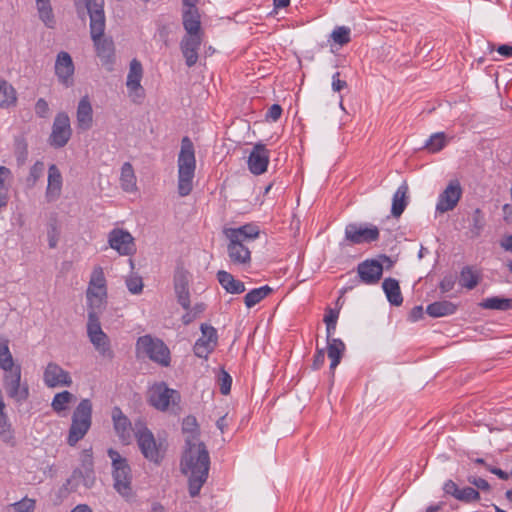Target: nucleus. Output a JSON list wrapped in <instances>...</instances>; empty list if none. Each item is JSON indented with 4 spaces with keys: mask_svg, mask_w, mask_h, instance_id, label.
<instances>
[{
    "mask_svg": "<svg viewBox=\"0 0 512 512\" xmlns=\"http://www.w3.org/2000/svg\"><path fill=\"white\" fill-rule=\"evenodd\" d=\"M36 7L38 10L39 18L43 21L45 26L48 28H54L56 21L50 0H36Z\"/></svg>",
    "mask_w": 512,
    "mask_h": 512,
    "instance_id": "obj_40",
    "label": "nucleus"
},
{
    "mask_svg": "<svg viewBox=\"0 0 512 512\" xmlns=\"http://www.w3.org/2000/svg\"><path fill=\"white\" fill-rule=\"evenodd\" d=\"M379 229L376 226L354 228V244L371 243L379 239Z\"/></svg>",
    "mask_w": 512,
    "mask_h": 512,
    "instance_id": "obj_38",
    "label": "nucleus"
},
{
    "mask_svg": "<svg viewBox=\"0 0 512 512\" xmlns=\"http://www.w3.org/2000/svg\"><path fill=\"white\" fill-rule=\"evenodd\" d=\"M120 185L121 188L128 193L137 190L136 176L133 166L129 162H125L121 167Z\"/></svg>",
    "mask_w": 512,
    "mask_h": 512,
    "instance_id": "obj_35",
    "label": "nucleus"
},
{
    "mask_svg": "<svg viewBox=\"0 0 512 512\" xmlns=\"http://www.w3.org/2000/svg\"><path fill=\"white\" fill-rule=\"evenodd\" d=\"M479 306L486 310L508 311L512 310V298L493 296L483 299Z\"/></svg>",
    "mask_w": 512,
    "mask_h": 512,
    "instance_id": "obj_36",
    "label": "nucleus"
},
{
    "mask_svg": "<svg viewBox=\"0 0 512 512\" xmlns=\"http://www.w3.org/2000/svg\"><path fill=\"white\" fill-rule=\"evenodd\" d=\"M21 366L5 371L3 384L8 397L17 403H23L29 397V386L26 382H21Z\"/></svg>",
    "mask_w": 512,
    "mask_h": 512,
    "instance_id": "obj_8",
    "label": "nucleus"
},
{
    "mask_svg": "<svg viewBox=\"0 0 512 512\" xmlns=\"http://www.w3.org/2000/svg\"><path fill=\"white\" fill-rule=\"evenodd\" d=\"M181 472L188 477V490L191 497L199 495L208 479L210 456L204 443L185 447L181 461Z\"/></svg>",
    "mask_w": 512,
    "mask_h": 512,
    "instance_id": "obj_1",
    "label": "nucleus"
},
{
    "mask_svg": "<svg viewBox=\"0 0 512 512\" xmlns=\"http://www.w3.org/2000/svg\"><path fill=\"white\" fill-rule=\"evenodd\" d=\"M227 253L230 261L237 266H246L251 262V251L243 241L228 237Z\"/></svg>",
    "mask_w": 512,
    "mask_h": 512,
    "instance_id": "obj_19",
    "label": "nucleus"
},
{
    "mask_svg": "<svg viewBox=\"0 0 512 512\" xmlns=\"http://www.w3.org/2000/svg\"><path fill=\"white\" fill-rule=\"evenodd\" d=\"M54 69L60 84L66 88L73 86L75 66L68 52L61 51L57 54Z\"/></svg>",
    "mask_w": 512,
    "mask_h": 512,
    "instance_id": "obj_15",
    "label": "nucleus"
},
{
    "mask_svg": "<svg viewBox=\"0 0 512 512\" xmlns=\"http://www.w3.org/2000/svg\"><path fill=\"white\" fill-rule=\"evenodd\" d=\"M10 178V169L5 166H0V207H5L8 203Z\"/></svg>",
    "mask_w": 512,
    "mask_h": 512,
    "instance_id": "obj_42",
    "label": "nucleus"
},
{
    "mask_svg": "<svg viewBox=\"0 0 512 512\" xmlns=\"http://www.w3.org/2000/svg\"><path fill=\"white\" fill-rule=\"evenodd\" d=\"M17 365L9 350V341L0 337V368L5 372L17 367Z\"/></svg>",
    "mask_w": 512,
    "mask_h": 512,
    "instance_id": "obj_43",
    "label": "nucleus"
},
{
    "mask_svg": "<svg viewBox=\"0 0 512 512\" xmlns=\"http://www.w3.org/2000/svg\"><path fill=\"white\" fill-rule=\"evenodd\" d=\"M457 306L450 301H437L429 304L426 308V312L429 316L438 318L455 313Z\"/></svg>",
    "mask_w": 512,
    "mask_h": 512,
    "instance_id": "obj_34",
    "label": "nucleus"
},
{
    "mask_svg": "<svg viewBox=\"0 0 512 512\" xmlns=\"http://www.w3.org/2000/svg\"><path fill=\"white\" fill-rule=\"evenodd\" d=\"M269 159L270 153L265 145L261 143L255 144L247 161L250 172L255 175L264 173L267 170Z\"/></svg>",
    "mask_w": 512,
    "mask_h": 512,
    "instance_id": "obj_18",
    "label": "nucleus"
},
{
    "mask_svg": "<svg viewBox=\"0 0 512 512\" xmlns=\"http://www.w3.org/2000/svg\"><path fill=\"white\" fill-rule=\"evenodd\" d=\"M180 399L179 393L170 389L165 383H158L149 390V403L158 410L165 411L170 404H176Z\"/></svg>",
    "mask_w": 512,
    "mask_h": 512,
    "instance_id": "obj_10",
    "label": "nucleus"
},
{
    "mask_svg": "<svg viewBox=\"0 0 512 512\" xmlns=\"http://www.w3.org/2000/svg\"><path fill=\"white\" fill-rule=\"evenodd\" d=\"M35 112L41 118L47 117L49 113V105L45 99L39 98L37 100L35 104Z\"/></svg>",
    "mask_w": 512,
    "mask_h": 512,
    "instance_id": "obj_58",
    "label": "nucleus"
},
{
    "mask_svg": "<svg viewBox=\"0 0 512 512\" xmlns=\"http://www.w3.org/2000/svg\"><path fill=\"white\" fill-rule=\"evenodd\" d=\"M259 235V229L255 225L247 224L237 229H231L227 237H232L240 241L254 240Z\"/></svg>",
    "mask_w": 512,
    "mask_h": 512,
    "instance_id": "obj_39",
    "label": "nucleus"
},
{
    "mask_svg": "<svg viewBox=\"0 0 512 512\" xmlns=\"http://www.w3.org/2000/svg\"><path fill=\"white\" fill-rule=\"evenodd\" d=\"M340 73L336 72L332 77V89L335 92L341 91L343 88L347 87V82L344 80H341L339 78Z\"/></svg>",
    "mask_w": 512,
    "mask_h": 512,
    "instance_id": "obj_62",
    "label": "nucleus"
},
{
    "mask_svg": "<svg viewBox=\"0 0 512 512\" xmlns=\"http://www.w3.org/2000/svg\"><path fill=\"white\" fill-rule=\"evenodd\" d=\"M45 170V164L43 161H36L29 170V174L26 177L25 183L28 188H32L36 185L37 181L43 176Z\"/></svg>",
    "mask_w": 512,
    "mask_h": 512,
    "instance_id": "obj_48",
    "label": "nucleus"
},
{
    "mask_svg": "<svg viewBox=\"0 0 512 512\" xmlns=\"http://www.w3.org/2000/svg\"><path fill=\"white\" fill-rule=\"evenodd\" d=\"M136 346L138 352L145 354L153 362L164 367L169 366L170 350L162 340L144 335L138 338Z\"/></svg>",
    "mask_w": 512,
    "mask_h": 512,
    "instance_id": "obj_6",
    "label": "nucleus"
},
{
    "mask_svg": "<svg viewBox=\"0 0 512 512\" xmlns=\"http://www.w3.org/2000/svg\"><path fill=\"white\" fill-rule=\"evenodd\" d=\"M107 454L112 461V478L114 489L124 498L132 496V472L126 458L112 448L108 449Z\"/></svg>",
    "mask_w": 512,
    "mask_h": 512,
    "instance_id": "obj_5",
    "label": "nucleus"
},
{
    "mask_svg": "<svg viewBox=\"0 0 512 512\" xmlns=\"http://www.w3.org/2000/svg\"><path fill=\"white\" fill-rule=\"evenodd\" d=\"M112 419L115 431L123 442H128L130 439L131 423L129 419L122 413L121 409L115 407L112 411Z\"/></svg>",
    "mask_w": 512,
    "mask_h": 512,
    "instance_id": "obj_27",
    "label": "nucleus"
},
{
    "mask_svg": "<svg viewBox=\"0 0 512 512\" xmlns=\"http://www.w3.org/2000/svg\"><path fill=\"white\" fill-rule=\"evenodd\" d=\"M93 405L90 399H82L72 413L67 443L75 446L85 437L92 425Z\"/></svg>",
    "mask_w": 512,
    "mask_h": 512,
    "instance_id": "obj_3",
    "label": "nucleus"
},
{
    "mask_svg": "<svg viewBox=\"0 0 512 512\" xmlns=\"http://www.w3.org/2000/svg\"><path fill=\"white\" fill-rule=\"evenodd\" d=\"M89 285L95 286L97 289L106 288V279L102 267L97 266L93 269Z\"/></svg>",
    "mask_w": 512,
    "mask_h": 512,
    "instance_id": "obj_53",
    "label": "nucleus"
},
{
    "mask_svg": "<svg viewBox=\"0 0 512 512\" xmlns=\"http://www.w3.org/2000/svg\"><path fill=\"white\" fill-rule=\"evenodd\" d=\"M87 335L96 351L104 358L112 359L114 352L111 349L110 340L102 330L100 321L87 322Z\"/></svg>",
    "mask_w": 512,
    "mask_h": 512,
    "instance_id": "obj_12",
    "label": "nucleus"
},
{
    "mask_svg": "<svg viewBox=\"0 0 512 512\" xmlns=\"http://www.w3.org/2000/svg\"><path fill=\"white\" fill-rule=\"evenodd\" d=\"M445 145H446L445 134L443 132H438V133L432 134L429 137V139L426 141L424 147L428 151L435 153V152H438L441 149H443L445 147Z\"/></svg>",
    "mask_w": 512,
    "mask_h": 512,
    "instance_id": "obj_49",
    "label": "nucleus"
},
{
    "mask_svg": "<svg viewBox=\"0 0 512 512\" xmlns=\"http://www.w3.org/2000/svg\"><path fill=\"white\" fill-rule=\"evenodd\" d=\"M71 136L72 128L68 114L66 112L57 113L48 139L49 144L56 149L62 148L69 142Z\"/></svg>",
    "mask_w": 512,
    "mask_h": 512,
    "instance_id": "obj_9",
    "label": "nucleus"
},
{
    "mask_svg": "<svg viewBox=\"0 0 512 512\" xmlns=\"http://www.w3.org/2000/svg\"><path fill=\"white\" fill-rule=\"evenodd\" d=\"M455 283H456V276L447 275L441 280V282L439 284V288L442 293H447V292H450L454 288Z\"/></svg>",
    "mask_w": 512,
    "mask_h": 512,
    "instance_id": "obj_57",
    "label": "nucleus"
},
{
    "mask_svg": "<svg viewBox=\"0 0 512 512\" xmlns=\"http://www.w3.org/2000/svg\"><path fill=\"white\" fill-rule=\"evenodd\" d=\"M217 280L228 293L241 294L246 290L242 281L235 279L231 273L225 270H219L217 272Z\"/></svg>",
    "mask_w": 512,
    "mask_h": 512,
    "instance_id": "obj_26",
    "label": "nucleus"
},
{
    "mask_svg": "<svg viewBox=\"0 0 512 512\" xmlns=\"http://www.w3.org/2000/svg\"><path fill=\"white\" fill-rule=\"evenodd\" d=\"M126 286L132 294H140L143 290V281L139 276L131 275L126 279Z\"/></svg>",
    "mask_w": 512,
    "mask_h": 512,
    "instance_id": "obj_56",
    "label": "nucleus"
},
{
    "mask_svg": "<svg viewBox=\"0 0 512 512\" xmlns=\"http://www.w3.org/2000/svg\"><path fill=\"white\" fill-rule=\"evenodd\" d=\"M44 384L49 388L70 387L72 378L66 370L55 362H49L43 373Z\"/></svg>",
    "mask_w": 512,
    "mask_h": 512,
    "instance_id": "obj_16",
    "label": "nucleus"
},
{
    "mask_svg": "<svg viewBox=\"0 0 512 512\" xmlns=\"http://www.w3.org/2000/svg\"><path fill=\"white\" fill-rule=\"evenodd\" d=\"M408 184L403 182L396 190L392 198L391 214L398 218L404 212L408 204Z\"/></svg>",
    "mask_w": 512,
    "mask_h": 512,
    "instance_id": "obj_28",
    "label": "nucleus"
},
{
    "mask_svg": "<svg viewBox=\"0 0 512 512\" xmlns=\"http://www.w3.org/2000/svg\"><path fill=\"white\" fill-rule=\"evenodd\" d=\"M201 337L193 347L194 354L199 358H207L217 345L218 335L216 329L208 324H201Z\"/></svg>",
    "mask_w": 512,
    "mask_h": 512,
    "instance_id": "obj_13",
    "label": "nucleus"
},
{
    "mask_svg": "<svg viewBox=\"0 0 512 512\" xmlns=\"http://www.w3.org/2000/svg\"><path fill=\"white\" fill-rule=\"evenodd\" d=\"M17 101L16 90L6 80L2 83L0 88V107L9 108L14 106Z\"/></svg>",
    "mask_w": 512,
    "mask_h": 512,
    "instance_id": "obj_44",
    "label": "nucleus"
},
{
    "mask_svg": "<svg viewBox=\"0 0 512 512\" xmlns=\"http://www.w3.org/2000/svg\"><path fill=\"white\" fill-rule=\"evenodd\" d=\"M468 481L469 483H471L472 485L476 486L478 489L481 490H489L490 488L489 483L485 479L477 476H470L468 478Z\"/></svg>",
    "mask_w": 512,
    "mask_h": 512,
    "instance_id": "obj_61",
    "label": "nucleus"
},
{
    "mask_svg": "<svg viewBox=\"0 0 512 512\" xmlns=\"http://www.w3.org/2000/svg\"><path fill=\"white\" fill-rule=\"evenodd\" d=\"M178 193L184 197L191 193L193 178L196 169L194 145L187 136L181 140V149L178 155Z\"/></svg>",
    "mask_w": 512,
    "mask_h": 512,
    "instance_id": "obj_2",
    "label": "nucleus"
},
{
    "mask_svg": "<svg viewBox=\"0 0 512 512\" xmlns=\"http://www.w3.org/2000/svg\"><path fill=\"white\" fill-rule=\"evenodd\" d=\"M182 24L186 34H203L201 17L197 7L182 8Z\"/></svg>",
    "mask_w": 512,
    "mask_h": 512,
    "instance_id": "obj_24",
    "label": "nucleus"
},
{
    "mask_svg": "<svg viewBox=\"0 0 512 512\" xmlns=\"http://www.w3.org/2000/svg\"><path fill=\"white\" fill-rule=\"evenodd\" d=\"M218 384L220 387V392L223 395H228L230 393L232 378L225 370H221L218 377Z\"/></svg>",
    "mask_w": 512,
    "mask_h": 512,
    "instance_id": "obj_54",
    "label": "nucleus"
},
{
    "mask_svg": "<svg viewBox=\"0 0 512 512\" xmlns=\"http://www.w3.org/2000/svg\"><path fill=\"white\" fill-rule=\"evenodd\" d=\"M76 120L80 131H87L93 125V109L87 96L82 97L78 103Z\"/></svg>",
    "mask_w": 512,
    "mask_h": 512,
    "instance_id": "obj_22",
    "label": "nucleus"
},
{
    "mask_svg": "<svg viewBox=\"0 0 512 512\" xmlns=\"http://www.w3.org/2000/svg\"><path fill=\"white\" fill-rule=\"evenodd\" d=\"M485 226V220L482 211L477 208L474 210L472 214V224L470 228V232L474 237L480 236L483 228Z\"/></svg>",
    "mask_w": 512,
    "mask_h": 512,
    "instance_id": "obj_50",
    "label": "nucleus"
},
{
    "mask_svg": "<svg viewBox=\"0 0 512 512\" xmlns=\"http://www.w3.org/2000/svg\"><path fill=\"white\" fill-rule=\"evenodd\" d=\"M142 76H143L142 64L137 59H133L130 62L129 72H128L127 81H126V86H127V89L130 91V93H134V92L142 89L141 84H140Z\"/></svg>",
    "mask_w": 512,
    "mask_h": 512,
    "instance_id": "obj_30",
    "label": "nucleus"
},
{
    "mask_svg": "<svg viewBox=\"0 0 512 512\" xmlns=\"http://www.w3.org/2000/svg\"><path fill=\"white\" fill-rule=\"evenodd\" d=\"M63 178L60 170L55 164H51L48 168V183L45 197L47 202L56 201L62 191Z\"/></svg>",
    "mask_w": 512,
    "mask_h": 512,
    "instance_id": "obj_20",
    "label": "nucleus"
},
{
    "mask_svg": "<svg viewBox=\"0 0 512 512\" xmlns=\"http://www.w3.org/2000/svg\"><path fill=\"white\" fill-rule=\"evenodd\" d=\"M83 468L94 469L93 457L90 450L83 451L81 455V465Z\"/></svg>",
    "mask_w": 512,
    "mask_h": 512,
    "instance_id": "obj_60",
    "label": "nucleus"
},
{
    "mask_svg": "<svg viewBox=\"0 0 512 512\" xmlns=\"http://www.w3.org/2000/svg\"><path fill=\"white\" fill-rule=\"evenodd\" d=\"M331 39L334 43L341 46L347 44L350 41V28L345 26L337 27L331 33Z\"/></svg>",
    "mask_w": 512,
    "mask_h": 512,
    "instance_id": "obj_51",
    "label": "nucleus"
},
{
    "mask_svg": "<svg viewBox=\"0 0 512 512\" xmlns=\"http://www.w3.org/2000/svg\"><path fill=\"white\" fill-rule=\"evenodd\" d=\"M325 362V350L317 348L314 355L313 368L319 369Z\"/></svg>",
    "mask_w": 512,
    "mask_h": 512,
    "instance_id": "obj_63",
    "label": "nucleus"
},
{
    "mask_svg": "<svg viewBox=\"0 0 512 512\" xmlns=\"http://www.w3.org/2000/svg\"><path fill=\"white\" fill-rule=\"evenodd\" d=\"M282 111V107L279 104H273L269 107L266 113V118L276 122L281 117Z\"/></svg>",
    "mask_w": 512,
    "mask_h": 512,
    "instance_id": "obj_59",
    "label": "nucleus"
},
{
    "mask_svg": "<svg viewBox=\"0 0 512 512\" xmlns=\"http://www.w3.org/2000/svg\"><path fill=\"white\" fill-rule=\"evenodd\" d=\"M345 344L338 338H327V354L331 360L330 369H335L341 361Z\"/></svg>",
    "mask_w": 512,
    "mask_h": 512,
    "instance_id": "obj_32",
    "label": "nucleus"
},
{
    "mask_svg": "<svg viewBox=\"0 0 512 512\" xmlns=\"http://www.w3.org/2000/svg\"><path fill=\"white\" fill-rule=\"evenodd\" d=\"M15 512H33L35 510V500L27 497L12 504Z\"/></svg>",
    "mask_w": 512,
    "mask_h": 512,
    "instance_id": "obj_55",
    "label": "nucleus"
},
{
    "mask_svg": "<svg viewBox=\"0 0 512 512\" xmlns=\"http://www.w3.org/2000/svg\"><path fill=\"white\" fill-rule=\"evenodd\" d=\"M383 291L391 305L400 306L403 303L399 282L394 278H386L382 283Z\"/></svg>",
    "mask_w": 512,
    "mask_h": 512,
    "instance_id": "obj_31",
    "label": "nucleus"
},
{
    "mask_svg": "<svg viewBox=\"0 0 512 512\" xmlns=\"http://www.w3.org/2000/svg\"><path fill=\"white\" fill-rule=\"evenodd\" d=\"M456 499L466 503L477 501L480 499V494L477 490L472 487H464L459 489V493L456 495Z\"/></svg>",
    "mask_w": 512,
    "mask_h": 512,
    "instance_id": "obj_52",
    "label": "nucleus"
},
{
    "mask_svg": "<svg viewBox=\"0 0 512 512\" xmlns=\"http://www.w3.org/2000/svg\"><path fill=\"white\" fill-rule=\"evenodd\" d=\"M481 280V273L471 266L462 268L459 277V283L463 288L468 290L474 289Z\"/></svg>",
    "mask_w": 512,
    "mask_h": 512,
    "instance_id": "obj_37",
    "label": "nucleus"
},
{
    "mask_svg": "<svg viewBox=\"0 0 512 512\" xmlns=\"http://www.w3.org/2000/svg\"><path fill=\"white\" fill-rule=\"evenodd\" d=\"M383 273L382 265L376 260H367L358 265V274L362 282L366 284H375L379 281Z\"/></svg>",
    "mask_w": 512,
    "mask_h": 512,
    "instance_id": "obj_21",
    "label": "nucleus"
},
{
    "mask_svg": "<svg viewBox=\"0 0 512 512\" xmlns=\"http://www.w3.org/2000/svg\"><path fill=\"white\" fill-rule=\"evenodd\" d=\"M79 15L84 13L86 9L89 15L94 11L101 12L104 10V0H74Z\"/></svg>",
    "mask_w": 512,
    "mask_h": 512,
    "instance_id": "obj_45",
    "label": "nucleus"
},
{
    "mask_svg": "<svg viewBox=\"0 0 512 512\" xmlns=\"http://www.w3.org/2000/svg\"><path fill=\"white\" fill-rule=\"evenodd\" d=\"M95 483L94 469H86L82 466L74 469L71 477L67 480V484L73 488H77L83 484L86 488H91Z\"/></svg>",
    "mask_w": 512,
    "mask_h": 512,
    "instance_id": "obj_25",
    "label": "nucleus"
},
{
    "mask_svg": "<svg viewBox=\"0 0 512 512\" xmlns=\"http://www.w3.org/2000/svg\"><path fill=\"white\" fill-rule=\"evenodd\" d=\"M138 447L142 455L150 462L159 463L164 455L165 448L162 440H156L153 433L145 426L135 432Z\"/></svg>",
    "mask_w": 512,
    "mask_h": 512,
    "instance_id": "obj_7",
    "label": "nucleus"
},
{
    "mask_svg": "<svg viewBox=\"0 0 512 512\" xmlns=\"http://www.w3.org/2000/svg\"><path fill=\"white\" fill-rule=\"evenodd\" d=\"M88 305V322L100 321V316L106 308L107 296H86Z\"/></svg>",
    "mask_w": 512,
    "mask_h": 512,
    "instance_id": "obj_29",
    "label": "nucleus"
},
{
    "mask_svg": "<svg viewBox=\"0 0 512 512\" xmlns=\"http://www.w3.org/2000/svg\"><path fill=\"white\" fill-rule=\"evenodd\" d=\"M202 36L203 34H186L180 42V50L188 67H193L198 61Z\"/></svg>",
    "mask_w": 512,
    "mask_h": 512,
    "instance_id": "obj_17",
    "label": "nucleus"
},
{
    "mask_svg": "<svg viewBox=\"0 0 512 512\" xmlns=\"http://www.w3.org/2000/svg\"><path fill=\"white\" fill-rule=\"evenodd\" d=\"M339 316V310L337 308L328 307L325 310L323 321L326 324V337L330 338L333 336L336 330V324Z\"/></svg>",
    "mask_w": 512,
    "mask_h": 512,
    "instance_id": "obj_47",
    "label": "nucleus"
},
{
    "mask_svg": "<svg viewBox=\"0 0 512 512\" xmlns=\"http://www.w3.org/2000/svg\"><path fill=\"white\" fill-rule=\"evenodd\" d=\"M90 17V34L94 42L97 56L104 64L111 63L114 56V43L112 39L103 38L105 31V14L94 11Z\"/></svg>",
    "mask_w": 512,
    "mask_h": 512,
    "instance_id": "obj_4",
    "label": "nucleus"
},
{
    "mask_svg": "<svg viewBox=\"0 0 512 512\" xmlns=\"http://www.w3.org/2000/svg\"><path fill=\"white\" fill-rule=\"evenodd\" d=\"M443 489L446 494H450L456 498V495L459 493L460 488L457 486V484L454 481L448 480L445 482Z\"/></svg>",
    "mask_w": 512,
    "mask_h": 512,
    "instance_id": "obj_64",
    "label": "nucleus"
},
{
    "mask_svg": "<svg viewBox=\"0 0 512 512\" xmlns=\"http://www.w3.org/2000/svg\"><path fill=\"white\" fill-rule=\"evenodd\" d=\"M74 399V395L69 391L57 393L51 403L52 409L60 413L67 409V405Z\"/></svg>",
    "mask_w": 512,
    "mask_h": 512,
    "instance_id": "obj_46",
    "label": "nucleus"
},
{
    "mask_svg": "<svg viewBox=\"0 0 512 512\" xmlns=\"http://www.w3.org/2000/svg\"><path fill=\"white\" fill-rule=\"evenodd\" d=\"M109 246L120 255L130 256L136 252L134 238L126 230L115 228L108 234Z\"/></svg>",
    "mask_w": 512,
    "mask_h": 512,
    "instance_id": "obj_14",
    "label": "nucleus"
},
{
    "mask_svg": "<svg viewBox=\"0 0 512 512\" xmlns=\"http://www.w3.org/2000/svg\"><path fill=\"white\" fill-rule=\"evenodd\" d=\"M462 194L463 190L459 180L449 181L446 188L438 196L436 212L443 214L452 211L458 205Z\"/></svg>",
    "mask_w": 512,
    "mask_h": 512,
    "instance_id": "obj_11",
    "label": "nucleus"
},
{
    "mask_svg": "<svg viewBox=\"0 0 512 512\" xmlns=\"http://www.w3.org/2000/svg\"><path fill=\"white\" fill-rule=\"evenodd\" d=\"M182 431L186 435V446L201 443L198 440L199 427L197 420L194 416L189 415L183 419Z\"/></svg>",
    "mask_w": 512,
    "mask_h": 512,
    "instance_id": "obj_33",
    "label": "nucleus"
},
{
    "mask_svg": "<svg viewBox=\"0 0 512 512\" xmlns=\"http://www.w3.org/2000/svg\"><path fill=\"white\" fill-rule=\"evenodd\" d=\"M273 289L268 286L264 285L259 288L252 289L249 291L245 297H244V303L247 308H252L259 302H261L264 298H266L268 295L272 293Z\"/></svg>",
    "mask_w": 512,
    "mask_h": 512,
    "instance_id": "obj_41",
    "label": "nucleus"
},
{
    "mask_svg": "<svg viewBox=\"0 0 512 512\" xmlns=\"http://www.w3.org/2000/svg\"><path fill=\"white\" fill-rule=\"evenodd\" d=\"M188 276L186 272L179 271L174 276V290L178 303L185 309L190 308V293L188 287Z\"/></svg>",
    "mask_w": 512,
    "mask_h": 512,
    "instance_id": "obj_23",
    "label": "nucleus"
}]
</instances>
